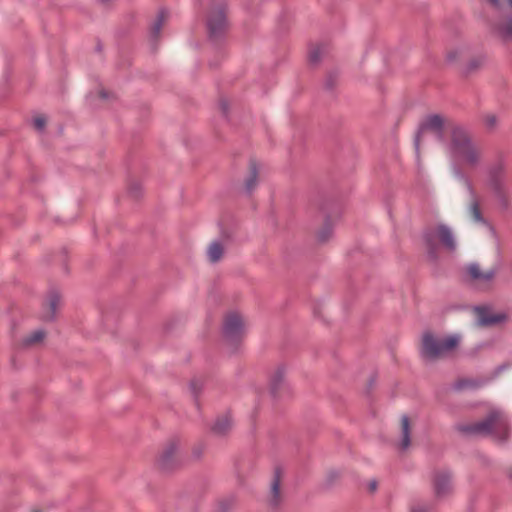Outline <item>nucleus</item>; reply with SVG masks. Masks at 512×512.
Wrapping results in <instances>:
<instances>
[{"mask_svg": "<svg viewBox=\"0 0 512 512\" xmlns=\"http://www.w3.org/2000/svg\"><path fill=\"white\" fill-rule=\"evenodd\" d=\"M461 337L456 334H437L426 331L421 339V355L428 360H438L452 355L458 348Z\"/></svg>", "mask_w": 512, "mask_h": 512, "instance_id": "1", "label": "nucleus"}, {"mask_svg": "<svg viewBox=\"0 0 512 512\" xmlns=\"http://www.w3.org/2000/svg\"><path fill=\"white\" fill-rule=\"evenodd\" d=\"M451 152L464 165H475L481 156L478 145L461 128L451 130Z\"/></svg>", "mask_w": 512, "mask_h": 512, "instance_id": "2", "label": "nucleus"}, {"mask_svg": "<svg viewBox=\"0 0 512 512\" xmlns=\"http://www.w3.org/2000/svg\"><path fill=\"white\" fill-rule=\"evenodd\" d=\"M462 430L475 435H493L500 440H505L508 437V422L501 411L492 410L486 419L465 425Z\"/></svg>", "mask_w": 512, "mask_h": 512, "instance_id": "3", "label": "nucleus"}, {"mask_svg": "<svg viewBox=\"0 0 512 512\" xmlns=\"http://www.w3.org/2000/svg\"><path fill=\"white\" fill-rule=\"evenodd\" d=\"M425 240L431 250L437 246H442L452 251L456 247V240L452 230L444 224H437L429 228L425 234Z\"/></svg>", "mask_w": 512, "mask_h": 512, "instance_id": "4", "label": "nucleus"}, {"mask_svg": "<svg viewBox=\"0 0 512 512\" xmlns=\"http://www.w3.org/2000/svg\"><path fill=\"white\" fill-rule=\"evenodd\" d=\"M207 27L209 36L217 38L221 36L227 29V20L225 14V5L223 2L213 7L207 17Z\"/></svg>", "mask_w": 512, "mask_h": 512, "instance_id": "5", "label": "nucleus"}, {"mask_svg": "<svg viewBox=\"0 0 512 512\" xmlns=\"http://www.w3.org/2000/svg\"><path fill=\"white\" fill-rule=\"evenodd\" d=\"M246 331V321L244 317L236 312H229L224 320L223 333L227 340L235 341L239 339Z\"/></svg>", "mask_w": 512, "mask_h": 512, "instance_id": "6", "label": "nucleus"}, {"mask_svg": "<svg viewBox=\"0 0 512 512\" xmlns=\"http://www.w3.org/2000/svg\"><path fill=\"white\" fill-rule=\"evenodd\" d=\"M445 126V120L439 115L429 116L424 123L421 125L416 138H415V147L416 150H419L420 142L422 138L428 132H434L438 135V132Z\"/></svg>", "mask_w": 512, "mask_h": 512, "instance_id": "7", "label": "nucleus"}, {"mask_svg": "<svg viewBox=\"0 0 512 512\" xmlns=\"http://www.w3.org/2000/svg\"><path fill=\"white\" fill-rule=\"evenodd\" d=\"M507 181L506 168L502 161L494 164L489 171V185L498 194L504 190Z\"/></svg>", "mask_w": 512, "mask_h": 512, "instance_id": "8", "label": "nucleus"}, {"mask_svg": "<svg viewBox=\"0 0 512 512\" xmlns=\"http://www.w3.org/2000/svg\"><path fill=\"white\" fill-rule=\"evenodd\" d=\"M474 314L477 322L482 325H493L505 320L504 313H495L491 308L486 306H478L474 308Z\"/></svg>", "mask_w": 512, "mask_h": 512, "instance_id": "9", "label": "nucleus"}, {"mask_svg": "<svg viewBox=\"0 0 512 512\" xmlns=\"http://www.w3.org/2000/svg\"><path fill=\"white\" fill-rule=\"evenodd\" d=\"M466 272L472 281L479 284H487L494 279L497 269L492 267L483 270L478 264L472 263L466 267Z\"/></svg>", "mask_w": 512, "mask_h": 512, "instance_id": "10", "label": "nucleus"}, {"mask_svg": "<svg viewBox=\"0 0 512 512\" xmlns=\"http://www.w3.org/2000/svg\"><path fill=\"white\" fill-rule=\"evenodd\" d=\"M180 448L179 441L171 440L163 448L158 463L163 469H168L176 459Z\"/></svg>", "mask_w": 512, "mask_h": 512, "instance_id": "11", "label": "nucleus"}, {"mask_svg": "<svg viewBox=\"0 0 512 512\" xmlns=\"http://www.w3.org/2000/svg\"><path fill=\"white\" fill-rule=\"evenodd\" d=\"M450 474L444 471L437 472L434 477V490L437 496H444L450 491Z\"/></svg>", "mask_w": 512, "mask_h": 512, "instance_id": "12", "label": "nucleus"}, {"mask_svg": "<svg viewBox=\"0 0 512 512\" xmlns=\"http://www.w3.org/2000/svg\"><path fill=\"white\" fill-rule=\"evenodd\" d=\"M490 2L499 8L504 6L512 9V0H490ZM500 32L506 37H512V17L505 19L499 25Z\"/></svg>", "mask_w": 512, "mask_h": 512, "instance_id": "13", "label": "nucleus"}, {"mask_svg": "<svg viewBox=\"0 0 512 512\" xmlns=\"http://www.w3.org/2000/svg\"><path fill=\"white\" fill-rule=\"evenodd\" d=\"M285 378V367L278 366L270 375L269 386L273 394L281 388Z\"/></svg>", "mask_w": 512, "mask_h": 512, "instance_id": "14", "label": "nucleus"}, {"mask_svg": "<svg viewBox=\"0 0 512 512\" xmlns=\"http://www.w3.org/2000/svg\"><path fill=\"white\" fill-rule=\"evenodd\" d=\"M281 475L279 471L275 472L274 478L271 483V491H270V503L273 506H276L281 501Z\"/></svg>", "mask_w": 512, "mask_h": 512, "instance_id": "15", "label": "nucleus"}, {"mask_svg": "<svg viewBox=\"0 0 512 512\" xmlns=\"http://www.w3.org/2000/svg\"><path fill=\"white\" fill-rule=\"evenodd\" d=\"M231 427H232V420H231L230 416L223 415L215 421V423L212 427V430L216 434L224 435L231 429Z\"/></svg>", "mask_w": 512, "mask_h": 512, "instance_id": "16", "label": "nucleus"}, {"mask_svg": "<svg viewBox=\"0 0 512 512\" xmlns=\"http://www.w3.org/2000/svg\"><path fill=\"white\" fill-rule=\"evenodd\" d=\"M410 427H411V425H410L409 418L407 416H402L401 422H400V429H401V435H402L400 447L403 450L407 449L410 446V437H409Z\"/></svg>", "mask_w": 512, "mask_h": 512, "instance_id": "17", "label": "nucleus"}, {"mask_svg": "<svg viewBox=\"0 0 512 512\" xmlns=\"http://www.w3.org/2000/svg\"><path fill=\"white\" fill-rule=\"evenodd\" d=\"M258 166L255 161H251L249 165V175L245 180V188L251 192L257 184Z\"/></svg>", "mask_w": 512, "mask_h": 512, "instance_id": "18", "label": "nucleus"}, {"mask_svg": "<svg viewBox=\"0 0 512 512\" xmlns=\"http://www.w3.org/2000/svg\"><path fill=\"white\" fill-rule=\"evenodd\" d=\"M223 252H224V247L220 242H218V241L212 242L209 245L208 250H207V256H208L209 261L217 262L218 260L221 259Z\"/></svg>", "mask_w": 512, "mask_h": 512, "instance_id": "19", "label": "nucleus"}, {"mask_svg": "<svg viewBox=\"0 0 512 512\" xmlns=\"http://www.w3.org/2000/svg\"><path fill=\"white\" fill-rule=\"evenodd\" d=\"M168 18V12L166 10L159 11L155 21L151 26V34L154 37H157L161 31L162 26L164 25L166 19Z\"/></svg>", "mask_w": 512, "mask_h": 512, "instance_id": "20", "label": "nucleus"}, {"mask_svg": "<svg viewBox=\"0 0 512 512\" xmlns=\"http://www.w3.org/2000/svg\"><path fill=\"white\" fill-rule=\"evenodd\" d=\"M46 336V333L43 330L33 331L30 335H28L24 339V345L26 346H34L41 343Z\"/></svg>", "mask_w": 512, "mask_h": 512, "instance_id": "21", "label": "nucleus"}, {"mask_svg": "<svg viewBox=\"0 0 512 512\" xmlns=\"http://www.w3.org/2000/svg\"><path fill=\"white\" fill-rule=\"evenodd\" d=\"M59 302H60V296L57 293H51L48 298L49 309L44 316L46 319H51L54 316Z\"/></svg>", "mask_w": 512, "mask_h": 512, "instance_id": "22", "label": "nucleus"}, {"mask_svg": "<svg viewBox=\"0 0 512 512\" xmlns=\"http://www.w3.org/2000/svg\"><path fill=\"white\" fill-rule=\"evenodd\" d=\"M468 214H469V217L475 221V222H480L482 221V216H481V212H480V209H479V204L478 202L473 199L468 207Z\"/></svg>", "mask_w": 512, "mask_h": 512, "instance_id": "23", "label": "nucleus"}, {"mask_svg": "<svg viewBox=\"0 0 512 512\" xmlns=\"http://www.w3.org/2000/svg\"><path fill=\"white\" fill-rule=\"evenodd\" d=\"M46 123L47 119L44 115H37L34 117L33 125L35 129L42 130L46 126Z\"/></svg>", "mask_w": 512, "mask_h": 512, "instance_id": "24", "label": "nucleus"}, {"mask_svg": "<svg viewBox=\"0 0 512 512\" xmlns=\"http://www.w3.org/2000/svg\"><path fill=\"white\" fill-rule=\"evenodd\" d=\"M331 235L330 229H324L323 231L319 232L318 238L320 241H326Z\"/></svg>", "mask_w": 512, "mask_h": 512, "instance_id": "25", "label": "nucleus"}, {"mask_svg": "<svg viewBox=\"0 0 512 512\" xmlns=\"http://www.w3.org/2000/svg\"><path fill=\"white\" fill-rule=\"evenodd\" d=\"M485 122L488 127H493L496 124L497 119L494 115H487L485 117Z\"/></svg>", "mask_w": 512, "mask_h": 512, "instance_id": "26", "label": "nucleus"}, {"mask_svg": "<svg viewBox=\"0 0 512 512\" xmlns=\"http://www.w3.org/2000/svg\"><path fill=\"white\" fill-rule=\"evenodd\" d=\"M412 512H430L428 509L422 506H417L412 508Z\"/></svg>", "mask_w": 512, "mask_h": 512, "instance_id": "27", "label": "nucleus"}, {"mask_svg": "<svg viewBox=\"0 0 512 512\" xmlns=\"http://www.w3.org/2000/svg\"><path fill=\"white\" fill-rule=\"evenodd\" d=\"M376 488H377V483H376V481H371V482L369 483V489H370V491H371V492H373V491H375V490H376Z\"/></svg>", "mask_w": 512, "mask_h": 512, "instance_id": "28", "label": "nucleus"}, {"mask_svg": "<svg viewBox=\"0 0 512 512\" xmlns=\"http://www.w3.org/2000/svg\"><path fill=\"white\" fill-rule=\"evenodd\" d=\"M317 59H318V55H317V53H316V52H314V51H312V52L310 53V60H311V61H313V62H315V61H317Z\"/></svg>", "mask_w": 512, "mask_h": 512, "instance_id": "29", "label": "nucleus"}, {"mask_svg": "<svg viewBox=\"0 0 512 512\" xmlns=\"http://www.w3.org/2000/svg\"><path fill=\"white\" fill-rule=\"evenodd\" d=\"M455 57H456V55L454 54V52H449V53H448V58H449L450 60H454V59H455Z\"/></svg>", "mask_w": 512, "mask_h": 512, "instance_id": "30", "label": "nucleus"}, {"mask_svg": "<svg viewBox=\"0 0 512 512\" xmlns=\"http://www.w3.org/2000/svg\"><path fill=\"white\" fill-rule=\"evenodd\" d=\"M101 97L105 98V97H106V94L101 93Z\"/></svg>", "mask_w": 512, "mask_h": 512, "instance_id": "31", "label": "nucleus"}, {"mask_svg": "<svg viewBox=\"0 0 512 512\" xmlns=\"http://www.w3.org/2000/svg\"><path fill=\"white\" fill-rule=\"evenodd\" d=\"M34 512H39V511H37V510H36V511H34Z\"/></svg>", "mask_w": 512, "mask_h": 512, "instance_id": "32", "label": "nucleus"}]
</instances>
